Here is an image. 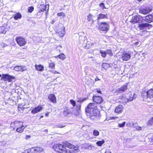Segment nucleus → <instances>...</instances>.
Returning <instances> with one entry per match:
<instances>
[{
	"mask_svg": "<svg viewBox=\"0 0 153 153\" xmlns=\"http://www.w3.org/2000/svg\"><path fill=\"white\" fill-rule=\"evenodd\" d=\"M65 147L70 148L71 150L69 151V152L72 153H75L79 148L78 146H74L68 142L64 143L63 145L59 144H55L53 148L56 152L60 153H66L68 151L66 150Z\"/></svg>",
	"mask_w": 153,
	"mask_h": 153,
	"instance_id": "1",
	"label": "nucleus"
},
{
	"mask_svg": "<svg viewBox=\"0 0 153 153\" xmlns=\"http://www.w3.org/2000/svg\"><path fill=\"white\" fill-rule=\"evenodd\" d=\"M85 111L87 115L91 119L97 120L99 119L100 112L95 103H89L85 109Z\"/></svg>",
	"mask_w": 153,
	"mask_h": 153,
	"instance_id": "2",
	"label": "nucleus"
},
{
	"mask_svg": "<svg viewBox=\"0 0 153 153\" xmlns=\"http://www.w3.org/2000/svg\"><path fill=\"white\" fill-rule=\"evenodd\" d=\"M143 19L141 16H134V27H136V29L138 30H143L145 27H148L149 28H151L152 25L147 23H141L142 22Z\"/></svg>",
	"mask_w": 153,
	"mask_h": 153,
	"instance_id": "3",
	"label": "nucleus"
},
{
	"mask_svg": "<svg viewBox=\"0 0 153 153\" xmlns=\"http://www.w3.org/2000/svg\"><path fill=\"white\" fill-rule=\"evenodd\" d=\"M119 102L120 103L125 104L127 102L132 100L133 97L130 98L129 99H128V98L126 97L123 94L119 97Z\"/></svg>",
	"mask_w": 153,
	"mask_h": 153,
	"instance_id": "4",
	"label": "nucleus"
},
{
	"mask_svg": "<svg viewBox=\"0 0 153 153\" xmlns=\"http://www.w3.org/2000/svg\"><path fill=\"white\" fill-rule=\"evenodd\" d=\"M16 41L17 44L21 46H23L26 44V42L25 39L22 37H17L16 39Z\"/></svg>",
	"mask_w": 153,
	"mask_h": 153,
	"instance_id": "5",
	"label": "nucleus"
},
{
	"mask_svg": "<svg viewBox=\"0 0 153 153\" xmlns=\"http://www.w3.org/2000/svg\"><path fill=\"white\" fill-rule=\"evenodd\" d=\"M2 79L4 81H8L9 82H10L12 81V79H15V77L8 74H4L2 75Z\"/></svg>",
	"mask_w": 153,
	"mask_h": 153,
	"instance_id": "6",
	"label": "nucleus"
},
{
	"mask_svg": "<svg viewBox=\"0 0 153 153\" xmlns=\"http://www.w3.org/2000/svg\"><path fill=\"white\" fill-rule=\"evenodd\" d=\"M99 28L100 30L107 31L109 28L108 25L105 22L101 23L99 26Z\"/></svg>",
	"mask_w": 153,
	"mask_h": 153,
	"instance_id": "7",
	"label": "nucleus"
},
{
	"mask_svg": "<svg viewBox=\"0 0 153 153\" xmlns=\"http://www.w3.org/2000/svg\"><path fill=\"white\" fill-rule=\"evenodd\" d=\"M128 84H126L120 88L117 89L115 93L117 94H119L120 93H122L123 92L127 89Z\"/></svg>",
	"mask_w": 153,
	"mask_h": 153,
	"instance_id": "8",
	"label": "nucleus"
},
{
	"mask_svg": "<svg viewBox=\"0 0 153 153\" xmlns=\"http://www.w3.org/2000/svg\"><path fill=\"white\" fill-rule=\"evenodd\" d=\"M23 123L21 121H16L15 122H12L11 124V126L12 127H13L14 129H15V128H14V126H15V128H18L20 126H23Z\"/></svg>",
	"mask_w": 153,
	"mask_h": 153,
	"instance_id": "9",
	"label": "nucleus"
},
{
	"mask_svg": "<svg viewBox=\"0 0 153 153\" xmlns=\"http://www.w3.org/2000/svg\"><path fill=\"white\" fill-rule=\"evenodd\" d=\"M93 99L94 101L97 103L100 104L103 101V99L102 97L100 96H94L93 97Z\"/></svg>",
	"mask_w": 153,
	"mask_h": 153,
	"instance_id": "10",
	"label": "nucleus"
},
{
	"mask_svg": "<svg viewBox=\"0 0 153 153\" xmlns=\"http://www.w3.org/2000/svg\"><path fill=\"white\" fill-rule=\"evenodd\" d=\"M152 11V10L149 7L142 8L139 10V12L144 14H146Z\"/></svg>",
	"mask_w": 153,
	"mask_h": 153,
	"instance_id": "11",
	"label": "nucleus"
},
{
	"mask_svg": "<svg viewBox=\"0 0 153 153\" xmlns=\"http://www.w3.org/2000/svg\"><path fill=\"white\" fill-rule=\"evenodd\" d=\"M42 108H43L41 105H39L37 107L33 108L31 111V113L33 114H35L39 112Z\"/></svg>",
	"mask_w": 153,
	"mask_h": 153,
	"instance_id": "12",
	"label": "nucleus"
},
{
	"mask_svg": "<svg viewBox=\"0 0 153 153\" xmlns=\"http://www.w3.org/2000/svg\"><path fill=\"white\" fill-rule=\"evenodd\" d=\"M48 98L51 102L56 103V98L54 94H51L48 96Z\"/></svg>",
	"mask_w": 153,
	"mask_h": 153,
	"instance_id": "13",
	"label": "nucleus"
},
{
	"mask_svg": "<svg viewBox=\"0 0 153 153\" xmlns=\"http://www.w3.org/2000/svg\"><path fill=\"white\" fill-rule=\"evenodd\" d=\"M14 69L16 71H23L26 70V68L25 67L16 66L14 68Z\"/></svg>",
	"mask_w": 153,
	"mask_h": 153,
	"instance_id": "14",
	"label": "nucleus"
},
{
	"mask_svg": "<svg viewBox=\"0 0 153 153\" xmlns=\"http://www.w3.org/2000/svg\"><path fill=\"white\" fill-rule=\"evenodd\" d=\"M123 109V105H120L116 108L115 112L116 113H121L122 112Z\"/></svg>",
	"mask_w": 153,
	"mask_h": 153,
	"instance_id": "15",
	"label": "nucleus"
},
{
	"mask_svg": "<svg viewBox=\"0 0 153 153\" xmlns=\"http://www.w3.org/2000/svg\"><path fill=\"white\" fill-rule=\"evenodd\" d=\"M146 22L149 23L152 22L153 20V16L152 15H149L146 16L145 19Z\"/></svg>",
	"mask_w": 153,
	"mask_h": 153,
	"instance_id": "16",
	"label": "nucleus"
},
{
	"mask_svg": "<svg viewBox=\"0 0 153 153\" xmlns=\"http://www.w3.org/2000/svg\"><path fill=\"white\" fill-rule=\"evenodd\" d=\"M35 67L36 69L39 71H42L44 70V66L41 65H36Z\"/></svg>",
	"mask_w": 153,
	"mask_h": 153,
	"instance_id": "17",
	"label": "nucleus"
},
{
	"mask_svg": "<svg viewBox=\"0 0 153 153\" xmlns=\"http://www.w3.org/2000/svg\"><path fill=\"white\" fill-rule=\"evenodd\" d=\"M146 28V27H145V28L143 30H141L143 31H141L142 33H140V34L142 36H149V32L145 30Z\"/></svg>",
	"mask_w": 153,
	"mask_h": 153,
	"instance_id": "18",
	"label": "nucleus"
},
{
	"mask_svg": "<svg viewBox=\"0 0 153 153\" xmlns=\"http://www.w3.org/2000/svg\"><path fill=\"white\" fill-rule=\"evenodd\" d=\"M130 55L128 53H125L122 55V58L123 60H128L130 58Z\"/></svg>",
	"mask_w": 153,
	"mask_h": 153,
	"instance_id": "19",
	"label": "nucleus"
},
{
	"mask_svg": "<svg viewBox=\"0 0 153 153\" xmlns=\"http://www.w3.org/2000/svg\"><path fill=\"white\" fill-rule=\"evenodd\" d=\"M65 27H62L61 31L58 30V33L59 35L61 37H62L65 34Z\"/></svg>",
	"mask_w": 153,
	"mask_h": 153,
	"instance_id": "20",
	"label": "nucleus"
},
{
	"mask_svg": "<svg viewBox=\"0 0 153 153\" xmlns=\"http://www.w3.org/2000/svg\"><path fill=\"white\" fill-rule=\"evenodd\" d=\"M148 97L150 99L153 98V89H150L147 91Z\"/></svg>",
	"mask_w": 153,
	"mask_h": 153,
	"instance_id": "21",
	"label": "nucleus"
},
{
	"mask_svg": "<svg viewBox=\"0 0 153 153\" xmlns=\"http://www.w3.org/2000/svg\"><path fill=\"white\" fill-rule=\"evenodd\" d=\"M25 127L23 125L17 128L16 129V131L19 133H22Z\"/></svg>",
	"mask_w": 153,
	"mask_h": 153,
	"instance_id": "22",
	"label": "nucleus"
},
{
	"mask_svg": "<svg viewBox=\"0 0 153 153\" xmlns=\"http://www.w3.org/2000/svg\"><path fill=\"white\" fill-rule=\"evenodd\" d=\"M21 17V14L19 13H18L14 15V18L15 20H17L18 19H20Z\"/></svg>",
	"mask_w": 153,
	"mask_h": 153,
	"instance_id": "23",
	"label": "nucleus"
},
{
	"mask_svg": "<svg viewBox=\"0 0 153 153\" xmlns=\"http://www.w3.org/2000/svg\"><path fill=\"white\" fill-rule=\"evenodd\" d=\"M33 149L35 151L37 152H41L43 150V149L40 147H34Z\"/></svg>",
	"mask_w": 153,
	"mask_h": 153,
	"instance_id": "24",
	"label": "nucleus"
},
{
	"mask_svg": "<svg viewBox=\"0 0 153 153\" xmlns=\"http://www.w3.org/2000/svg\"><path fill=\"white\" fill-rule=\"evenodd\" d=\"M106 18V15H105L103 14H100L99 15L98 17L97 18V20L99 21L101 19H104Z\"/></svg>",
	"mask_w": 153,
	"mask_h": 153,
	"instance_id": "25",
	"label": "nucleus"
},
{
	"mask_svg": "<svg viewBox=\"0 0 153 153\" xmlns=\"http://www.w3.org/2000/svg\"><path fill=\"white\" fill-rule=\"evenodd\" d=\"M142 96L143 98L145 99H146L147 98H148V94L147 91H143L142 92Z\"/></svg>",
	"mask_w": 153,
	"mask_h": 153,
	"instance_id": "26",
	"label": "nucleus"
},
{
	"mask_svg": "<svg viewBox=\"0 0 153 153\" xmlns=\"http://www.w3.org/2000/svg\"><path fill=\"white\" fill-rule=\"evenodd\" d=\"M71 113V110L70 109H67L64 111L63 113L65 116H66Z\"/></svg>",
	"mask_w": 153,
	"mask_h": 153,
	"instance_id": "27",
	"label": "nucleus"
},
{
	"mask_svg": "<svg viewBox=\"0 0 153 153\" xmlns=\"http://www.w3.org/2000/svg\"><path fill=\"white\" fill-rule=\"evenodd\" d=\"M5 25L1 27V33H2L5 34L6 32V29L5 28Z\"/></svg>",
	"mask_w": 153,
	"mask_h": 153,
	"instance_id": "28",
	"label": "nucleus"
},
{
	"mask_svg": "<svg viewBox=\"0 0 153 153\" xmlns=\"http://www.w3.org/2000/svg\"><path fill=\"white\" fill-rule=\"evenodd\" d=\"M148 126L153 125V117L149 119L147 123Z\"/></svg>",
	"mask_w": 153,
	"mask_h": 153,
	"instance_id": "29",
	"label": "nucleus"
},
{
	"mask_svg": "<svg viewBox=\"0 0 153 153\" xmlns=\"http://www.w3.org/2000/svg\"><path fill=\"white\" fill-rule=\"evenodd\" d=\"M65 126L64 124L59 123L55 126V127L56 128H62L65 127Z\"/></svg>",
	"mask_w": 153,
	"mask_h": 153,
	"instance_id": "30",
	"label": "nucleus"
},
{
	"mask_svg": "<svg viewBox=\"0 0 153 153\" xmlns=\"http://www.w3.org/2000/svg\"><path fill=\"white\" fill-rule=\"evenodd\" d=\"M92 15L90 14L88 16L87 19L88 21L89 22H91L92 23H93L94 22L92 20Z\"/></svg>",
	"mask_w": 153,
	"mask_h": 153,
	"instance_id": "31",
	"label": "nucleus"
},
{
	"mask_svg": "<svg viewBox=\"0 0 153 153\" xmlns=\"http://www.w3.org/2000/svg\"><path fill=\"white\" fill-rule=\"evenodd\" d=\"M105 141L103 140L102 141H98L96 142V144L99 146H101L104 143Z\"/></svg>",
	"mask_w": 153,
	"mask_h": 153,
	"instance_id": "32",
	"label": "nucleus"
},
{
	"mask_svg": "<svg viewBox=\"0 0 153 153\" xmlns=\"http://www.w3.org/2000/svg\"><path fill=\"white\" fill-rule=\"evenodd\" d=\"M100 53L101 54L102 56L103 57H106V53L105 51L101 50L100 51Z\"/></svg>",
	"mask_w": 153,
	"mask_h": 153,
	"instance_id": "33",
	"label": "nucleus"
},
{
	"mask_svg": "<svg viewBox=\"0 0 153 153\" xmlns=\"http://www.w3.org/2000/svg\"><path fill=\"white\" fill-rule=\"evenodd\" d=\"M93 134L94 136H97L99 135V132L97 130H94L93 131Z\"/></svg>",
	"mask_w": 153,
	"mask_h": 153,
	"instance_id": "34",
	"label": "nucleus"
},
{
	"mask_svg": "<svg viewBox=\"0 0 153 153\" xmlns=\"http://www.w3.org/2000/svg\"><path fill=\"white\" fill-rule=\"evenodd\" d=\"M34 10L33 7L31 6L28 7V11L30 13H32Z\"/></svg>",
	"mask_w": 153,
	"mask_h": 153,
	"instance_id": "35",
	"label": "nucleus"
},
{
	"mask_svg": "<svg viewBox=\"0 0 153 153\" xmlns=\"http://www.w3.org/2000/svg\"><path fill=\"white\" fill-rule=\"evenodd\" d=\"M106 54H108L110 56H113V54L112 53V51L111 50H107L106 51Z\"/></svg>",
	"mask_w": 153,
	"mask_h": 153,
	"instance_id": "36",
	"label": "nucleus"
},
{
	"mask_svg": "<svg viewBox=\"0 0 153 153\" xmlns=\"http://www.w3.org/2000/svg\"><path fill=\"white\" fill-rule=\"evenodd\" d=\"M57 16H62V17H65V13L62 12L58 13L57 14Z\"/></svg>",
	"mask_w": 153,
	"mask_h": 153,
	"instance_id": "37",
	"label": "nucleus"
},
{
	"mask_svg": "<svg viewBox=\"0 0 153 153\" xmlns=\"http://www.w3.org/2000/svg\"><path fill=\"white\" fill-rule=\"evenodd\" d=\"M58 57L60 59H63L65 58V56L64 54L62 53L58 55Z\"/></svg>",
	"mask_w": 153,
	"mask_h": 153,
	"instance_id": "38",
	"label": "nucleus"
},
{
	"mask_svg": "<svg viewBox=\"0 0 153 153\" xmlns=\"http://www.w3.org/2000/svg\"><path fill=\"white\" fill-rule=\"evenodd\" d=\"M99 5L100 7H101L102 9V10H104V9L106 8L105 7L104 3H100Z\"/></svg>",
	"mask_w": 153,
	"mask_h": 153,
	"instance_id": "39",
	"label": "nucleus"
},
{
	"mask_svg": "<svg viewBox=\"0 0 153 153\" xmlns=\"http://www.w3.org/2000/svg\"><path fill=\"white\" fill-rule=\"evenodd\" d=\"M102 66L104 69H107L109 66V65L108 64L104 63L102 64Z\"/></svg>",
	"mask_w": 153,
	"mask_h": 153,
	"instance_id": "40",
	"label": "nucleus"
},
{
	"mask_svg": "<svg viewBox=\"0 0 153 153\" xmlns=\"http://www.w3.org/2000/svg\"><path fill=\"white\" fill-rule=\"evenodd\" d=\"M49 67L51 68H55V65L53 63H51L49 64Z\"/></svg>",
	"mask_w": 153,
	"mask_h": 153,
	"instance_id": "41",
	"label": "nucleus"
},
{
	"mask_svg": "<svg viewBox=\"0 0 153 153\" xmlns=\"http://www.w3.org/2000/svg\"><path fill=\"white\" fill-rule=\"evenodd\" d=\"M70 102L71 104L73 105L74 107H75L76 105V102L75 101L72 100H70Z\"/></svg>",
	"mask_w": 153,
	"mask_h": 153,
	"instance_id": "42",
	"label": "nucleus"
},
{
	"mask_svg": "<svg viewBox=\"0 0 153 153\" xmlns=\"http://www.w3.org/2000/svg\"><path fill=\"white\" fill-rule=\"evenodd\" d=\"M141 44V43L140 42H139L138 41L134 43V46H135L136 47H137L139 46Z\"/></svg>",
	"mask_w": 153,
	"mask_h": 153,
	"instance_id": "43",
	"label": "nucleus"
},
{
	"mask_svg": "<svg viewBox=\"0 0 153 153\" xmlns=\"http://www.w3.org/2000/svg\"><path fill=\"white\" fill-rule=\"evenodd\" d=\"M81 105H77L76 106V109L77 111L80 110L81 108Z\"/></svg>",
	"mask_w": 153,
	"mask_h": 153,
	"instance_id": "44",
	"label": "nucleus"
},
{
	"mask_svg": "<svg viewBox=\"0 0 153 153\" xmlns=\"http://www.w3.org/2000/svg\"><path fill=\"white\" fill-rule=\"evenodd\" d=\"M134 127L137 130L140 131L142 130L141 127L138 126H135L134 125Z\"/></svg>",
	"mask_w": 153,
	"mask_h": 153,
	"instance_id": "45",
	"label": "nucleus"
},
{
	"mask_svg": "<svg viewBox=\"0 0 153 153\" xmlns=\"http://www.w3.org/2000/svg\"><path fill=\"white\" fill-rule=\"evenodd\" d=\"M125 124V122H124L122 123H119L118 125L120 127H123L124 126Z\"/></svg>",
	"mask_w": 153,
	"mask_h": 153,
	"instance_id": "46",
	"label": "nucleus"
},
{
	"mask_svg": "<svg viewBox=\"0 0 153 153\" xmlns=\"http://www.w3.org/2000/svg\"><path fill=\"white\" fill-rule=\"evenodd\" d=\"M1 45L2 48H4L7 46V45L4 43H1Z\"/></svg>",
	"mask_w": 153,
	"mask_h": 153,
	"instance_id": "47",
	"label": "nucleus"
},
{
	"mask_svg": "<svg viewBox=\"0 0 153 153\" xmlns=\"http://www.w3.org/2000/svg\"><path fill=\"white\" fill-rule=\"evenodd\" d=\"M85 99H79L77 101V102L81 103L84 101Z\"/></svg>",
	"mask_w": 153,
	"mask_h": 153,
	"instance_id": "48",
	"label": "nucleus"
},
{
	"mask_svg": "<svg viewBox=\"0 0 153 153\" xmlns=\"http://www.w3.org/2000/svg\"><path fill=\"white\" fill-rule=\"evenodd\" d=\"M100 79H99L97 76H96V78L95 79V81H97L99 80H100Z\"/></svg>",
	"mask_w": 153,
	"mask_h": 153,
	"instance_id": "49",
	"label": "nucleus"
},
{
	"mask_svg": "<svg viewBox=\"0 0 153 153\" xmlns=\"http://www.w3.org/2000/svg\"><path fill=\"white\" fill-rule=\"evenodd\" d=\"M105 153H111V152L108 150L106 151Z\"/></svg>",
	"mask_w": 153,
	"mask_h": 153,
	"instance_id": "50",
	"label": "nucleus"
},
{
	"mask_svg": "<svg viewBox=\"0 0 153 153\" xmlns=\"http://www.w3.org/2000/svg\"><path fill=\"white\" fill-rule=\"evenodd\" d=\"M30 136H29V135H26V139H29V138H30Z\"/></svg>",
	"mask_w": 153,
	"mask_h": 153,
	"instance_id": "51",
	"label": "nucleus"
},
{
	"mask_svg": "<svg viewBox=\"0 0 153 153\" xmlns=\"http://www.w3.org/2000/svg\"><path fill=\"white\" fill-rule=\"evenodd\" d=\"M97 92L98 93H101V91L100 90H97Z\"/></svg>",
	"mask_w": 153,
	"mask_h": 153,
	"instance_id": "52",
	"label": "nucleus"
},
{
	"mask_svg": "<svg viewBox=\"0 0 153 153\" xmlns=\"http://www.w3.org/2000/svg\"><path fill=\"white\" fill-rule=\"evenodd\" d=\"M58 73H59L56 71H55V72H54V74H58Z\"/></svg>",
	"mask_w": 153,
	"mask_h": 153,
	"instance_id": "53",
	"label": "nucleus"
},
{
	"mask_svg": "<svg viewBox=\"0 0 153 153\" xmlns=\"http://www.w3.org/2000/svg\"><path fill=\"white\" fill-rule=\"evenodd\" d=\"M49 115V113H47L45 114V116H46V117H47Z\"/></svg>",
	"mask_w": 153,
	"mask_h": 153,
	"instance_id": "54",
	"label": "nucleus"
},
{
	"mask_svg": "<svg viewBox=\"0 0 153 153\" xmlns=\"http://www.w3.org/2000/svg\"><path fill=\"white\" fill-rule=\"evenodd\" d=\"M152 142L153 143V137H152Z\"/></svg>",
	"mask_w": 153,
	"mask_h": 153,
	"instance_id": "55",
	"label": "nucleus"
},
{
	"mask_svg": "<svg viewBox=\"0 0 153 153\" xmlns=\"http://www.w3.org/2000/svg\"><path fill=\"white\" fill-rule=\"evenodd\" d=\"M51 71L52 73H54V72H53V71Z\"/></svg>",
	"mask_w": 153,
	"mask_h": 153,
	"instance_id": "56",
	"label": "nucleus"
},
{
	"mask_svg": "<svg viewBox=\"0 0 153 153\" xmlns=\"http://www.w3.org/2000/svg\"><path fill=\"white\" fill-rule=\"evenodd\" d=\"M133 20H134V19H133V20H131L130 22H134V21H133Z\"/></svg>",
	"mask_w": 153,
	"mask_h": 153,
	"instance_id": "57",
	"label": "nucleus"
},
{
	"mask_svg": "<svg viewBox=\"0 0 153 153\" xmlns=\"http://www.w3.org/2000/svg\"><path fill=\"white\" fill-rule=\"evenodd\" d=\"M44 131H47V130L46 129H45L44 130Z\"/></svg>",
	"mask_w": 153,
	"mask_h": 153,
	"instance_id": "58",
	"label": "nucleus"
},
{
	"mask_svg": "<svg viewBox=\"0 0 153 153\" xmlns=\"http://www.w3.org/2000/svg\"><path fill=\"white\" fill-rule=\"evenodd\" d=\"M138 1H142V0H137Z\"/></svg>",
	"mask_w": 153,
	"mask_h": 153,
	"instance_id": "59",
	"label": "nucleus"
},
{
	"mask_svg": "<svg viewBox=\"0 0 153 153\" xmlns=\"http://www.w3.org/2000/svg\"><path fill=\"white\" fill-rule=\"evenodd\" d=\"M2 124L1 123H0V126H1Z\"/></svg>",
	"mask_w": 153,
	"mask_h": 153,
	"instance_id": "60",
	"label": "nucleus"
},
{
	"mask_svg": "<svg viewBox=\"0 0 153 153\" xmlns=\"http://www.w3.org/2000/svg\"><path fill=\"white\" fill-rule=\"evenodd\" d=\"M83 38V37L82 36L80 37V38Z\"/></svg>",
	"mask_w": 153,
	"mask_h": 153,
	"instance_id": "61",
	"label": "nucleus"
},
{
	"mask_svg": "<svg viewBox=\"0 0 153 153\" xmlns=\"http://www.w3.org/2000/svg\"><path fill=\"white\" fill-rule=\"evenodd\" d=\"M1 74H0V77H1Z\"/></svg>",
	"mask_w": 153,
	"mask_h": 153,
	"instance_id": "62",
	"label": "nucleus"
}]
</instances>
